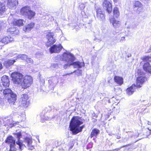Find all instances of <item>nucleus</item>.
<instances>
[{"label": "nucleus", "instance_id": "1a4fd4ad", "mask_svg": "<svg viewBox=\"0 0 151 151\" xmlns=\"http://www.w3.org/2000/svg\"><path fill=\"white\" fill-rule=\"evenodd\" d=\"M103 8L105 9L108 14H110L112 11V6L111 2L108 0H104L102 4Z\"/></svg>", "mask_w": 151, "mask_h": 151}, {"label": "nucleus", "instance_id": "ddd939ff", "mask_svg": "<svg viewBox=\"0 0 151 151\" xmlns=\"http://www.w3.org/2000/svg\"><path fill=\"white\" fill-rule=\"evenodd\" d=\"M133 7L134 8H137L136 11L138 13H139L140 12H141L143 9L142 4L138 1H134L133 4Z\"/></svg>", "mask_w": 151, "mask_h": 151}, {"label": "nucleus", "instance_id": "9d476101", "mask_svg": "<svg viewBox=\"0 0 151 151\" xmlns=\"http://www.w3.org/2000/svg\"><path fill=\"white\" fill-rule=\"evenodd\" d=\"M49 48V50L50 52L52 54L53 53H59L61 50L63 48V46L61 44L58 45H53Z\"/></svg>", "mask_w": 151, "mask_h": 151}, {"label": "nucleus", "instance_id": "6e6552de", "mask_svg": "<svg viewBox=\"0 0 151 151\" xmlns=\"http://www.w3.org/2000/svg\"><path fill=\"white\" fill-rule=\"evenodd\" d=\"M5 142L9 145V149L17 150L15 147V140L12 136H8L5 140Z\"/></svg>", "mask_w": 151, "mask_h": 151}, {"label": "nucleus", "instance_id": "c9c22d12", "mask_svg": "<svg viewBox=\"0 0 151 151\" xmlns=\"http://www.w3.org/2000/svg\"><path fill=\"white\" fill-rule=\"evenodd\" d=\"M14 135H16L17 136V138L18 139L20 140V137L22 136V134L21 132H19L18 133H13Z\"/></svg>", "mask_w": 151, "mask_h": 151}, {"label": "nucleus", "instance_id": "c03bdc74", "mask_svg": "<svg viewBox=\"0 0 151 151\" xmlns=\"http://www.w3.org/2000/svg\"><path fill=\"white\" fill-rule=\"evenodd\" d=\"M108 82L109 83V82H109V81H108Z\"/></svg>", "mask_w": 151, "mask_h": 151}, {"label": "nucleus", "instance_id": "2eb2a0df", "mask_svg": "<svg viewBox=\"0 0 151 151\" xmlns=\"http://www.w3.org/2000/svg\"><path fill=\"white\" fill-rule=\"evenodd\" d=\"M1 81L4 86L5 88L9 87L10 83L8 76L6 75L3 76L1 78Z\"/></svg>", "mask_w": 151, "mask_h": 151}, {"label": "nucleus", "instance_id": "c756f323", "mask_svg": "<svg viewBox=\"0 0 151 151\" xmlns=\"http://www.w3.org/2000/svg\"><path fill=\"white\" fill-rule=\"evenodd\" d=\"M122 92V89L120 88H114V93L116 96H119L120 95Z\"/></svg>", "mask_w": 151, "mask_h": 151}, {"label": "nucleus", "instance_id": "aec40b11", "mask_svg": "<svg viewBox=\"0 0 151 151\" xmlns=\"http://www.w3.org/2000/svg\"><path fill=\"white\" fill-rule=\"evenodd\" d=\"M24 21L23 19H14L12 21V24L14 25L21 27L24 25Z\"/></svg>", "mask_w": 151, "mask_h": 151}, {"label": "nucleus", "instance_id": "ea45409f", "mask_svg": "<svg viewBox=\"0 0 151 151\" xmlns=\"http://www.w3.org/2000/svg\"><path fill=\"white\" fill-rule=\"evenodd\" d=\"M3 68V66L2 63L0 62V70Z\"/></svg>", "mask_w": 151, "mask_h": 151}, {"label": "nucleus", "instance_id": "4c0bfd02", "mask_svg": "<svg viewBox=\"0 0 151 151\" xmlns=\"http://www.w3.org/2000/svg\"><path fill=\"white\" fill-rule=\"evenodd\" d=\"M77 70L78 72V74H77L78 76L80 75L81 74L82 71L81 70L78 69Z\"/></svg>", "mask_w": 151, "mask_h": 151}, {"label": "nucleus", "instance_id": "c85d7f7f", "mask_svg": "<svg viewBox=\"0 0 151 151\" xmlns=\"http://www.w3.org/2000/svg\"><path fill=\"white\" fill-rule=\"evenodd\" d=\"M35 15V12L30 9L26 16H27L28 18L31 19L34 17Z\"/></svg>", "mask_w": 151, "mask_h": 151}, {"label": "nucleus", "instance_id": "39448f33", "mask_svg": "<svg viewBox=\"0 0 151 151\" xmlns=\"http://www.w3.org/2000/svg\"><path fill=\"white\" fill-rule=\"evenodd\" d=\"M46 36L47 40L46 45L47 47L53 45L56 42V40L54 37V33L51 32L50 31L47 33Z\"/></svg>", "mask_w": 151, "mask_h": 151}, {"label": "nucleus", "instance_id": "4468645a", "mask_svg": "<svg viewBox=\"0 0 151 151\" xmlns=\"http://www.w3.org/2000/svg\"><path fill=\"white\" fill-rule=\"evenodd\" d=\"M35 25V23L31 22L27 24L23 28V30L25 32H29L33 28Z\"/></svg>", "mask_w": 151, "mask_h": 151}, {"label": "nucleus", "instance_id": "37998d69", "mask_svg": "<svg viewBox=\"0 0 151 151\" xmlns=\"http://www.w3.org/2000/svg\"><path fill=\"white\" fill-rule=\"evenodd\" d=\"M129 145L128 144V145H127L126 146H129Z\"/></svg>", "mask_w": 151, "mask_h": 151}, {"label": "nucleus", "instance_id": "4be33fe9", "mask_svg": "<svg viewBox=\"0 0 151 151\" xmlns=\"http://www.w3.org/2000/svg\"><path fill=\"white\" fill-rule=\"evenodd\" d=\"M12 93H13L12 90L9 88H6L3 91V94L4 97L6 99L11 95Z\"/></svg>", "mask_w": 151, "mask_h": 151}, {"label": "nucleus", "instance_id": "7ed1b4c3", "mask_svg": "<svg viewBox=\"0 0 151 151\" xmlns=\"http://www.w3.org/2000/svg\"><path fill=\"white\" fill-rule=\"evenodd\" d=\"M147 79L145 76L137 77L136 79V84H133L127 88L126 89V93L128 95H132L135 91V88H139L142 87Z\"/></svg>", "mask_w": 151, "mask_h": 151}, {"label": "nucleus", "instance_id": "f3484780", "mask_svg": "<svg viewBox=\"0 0 151 151\" xmlns=\"http://www.w3.org/2000/svg\"><path fill=\"white\" fill-rule=\"evenodd\" d=\"M7 32L10 34L15 36L19 34V31L16 27H11L7 29Z\"/></svg>", "mask_w": 151, "mask_h": 151}, {"label": "nucleus", "instance_id": "9b49d317", "mask_svg": "<svg viewBox=\"0 0 151 151\" xmlns=\"http://www.w3.org/2000/svg\"><path fill=\"white\" fill-rule=\"evenodd\" d=\"M96 17L101 21L105 20V14L103 10L101 8H99L96 9Z\"/></svg>", "mask_w": 151, "mask_h": 151}, {"label": "nucleus", "instance_id": "2f4dec72", "mask_svg": "<svg viewBox=\"0 0 151 151\" xmlns=\"http://www.w3.org/2000/svg\"><path fill=\"white\" fill-rule=\"evenodd\" d=\"M142 59L144 62H147L151 60V57L145 56L142 57Z\"/></svg>", "mask_w": 151, "mask_h": 151}, {"label": "nucleus", "instance_id": "f257e3e1", "mask_svg": "<svg viewBox=\"0 0 151 151\" xmlns=\"http://www.w3.org/2000/svg\"><path fill=\"white\" fill-rule=\"evenodd\" d=\"M81 117L78 116H74L71 118L70 123V130L73 134H76L81 132L84 126H80L83 124V122L81 121Z\"/></svg>", "mask_w": 151, "mask_h": 151}, {"label": "nucleus", "instance_id": "5701e85b", "mask_svg": "<svg viewBox=\"0 0 151 151\" xmlns=\"http://www.w3.org/2000/svg\"><path fill=\"white\" fill-rule=\"evenodd\" d=\"M10 98H7L8 101L10 104H14L17 99V95L16 94L12 93Z\"/></svg>", "mask_w": 151, "mask_h": 151}, {"label": "nucleus", "instance_id": "6ab92c4d", "mask_svg": "<svg viewBox=\"0 0 151 151\" xmlns=\"http://www.w3.org/2000/svg\"><path fill=\"white\" fill-rule=\"evenodd\" d=\"M142 68L146 72L151 74V65L149 62L145 63L143 64Z\"/></svg>", "mask_w": 151, "mask_h": 151}, {"label": "nucleus", "instance_id": "79ce46f5", "mask_svg": "<svg viewBox=\"0 0 151 151\" xmlns=\"http://www.w3.org/2000/svg\"><path fill=\"white\" fill-rule=\"evenodd\" d=\"M148 129L149 130H150L151 131V130L149 129L148 128Z\"/></svg>", "mask_w": 151, "mask_h": 151}, {"label": "nucleus", "instance_id": "a19ab883", "mask_svg": "<svg viewBox=\"0 0 151 151\" xmlns=\"http://www.w3.org/2000/svg\"><path fill=\"white\" fill-rule=\"evenodd\" d=\"M115 2H116L118 0H113Z\"/></svg>", "mask_w": 151, "mask_h": 151}, {"label": "nucleus", "instance_id": "393cba45", "mask_svg": "<svg viewBox=\"0 0 151 151\" xmlns=\"http://www.w3.org/2000/svg\"><path fill=\"white\" fill-rule=\"evenodd\" d=\"M119 15L120 13L118 8L116 7H114L113 10V17L112 18H117L119 17Z\"/></svg>", "mask_w": 151, "mask_h": 151}, {"label": "nucleus", "instance_id": "b1692460", "mask_svg": "<svg viewBox=\"0 0 151 151\" xmlns=\"http://www.w3.org/2000/svg\"><path fill=\"white\" fill-rule=\"evenodd\" d=\"M6 10L5 5L2 2H0V15H2Z\"/></svg>", "mask_w": 151, "mask_h": 151}, {"label": "nucleus", "instance_id": "7c9ffc66", "mask_svg": "<svg viewBox=\"0 0 151 151\" xmlns=\"http://www.w3.org/2000/svg\"><path fill=\"white\" fill-rule=\"evenodd\" d=\"M25 141L27 144V145L28 147H29L31 149L34 148V147L32 146L31 145L32 142V139L28 138H27L25 139Z\"/></svg>", "mask_w": 151, "mask_h": 151}, {"label": "nucleus", "instance_id": "e433bc0d", "mask_svg": "<svg viewBox=\"0 0 151 151\" xmlns=\"http://www.w3.org/2000/svg\"><path fill=\"white\" fill-rule=\"evenodd\" d=\"M76 70H75V71H74L73 72H71L70 73H66L65 74H64L63 75V76H66L67 75H71V74H72L73 73H74V72H75L76 71Z\"/></svg>", "mask_w": 151, "mask_h": 151}, {"label": "nucleus", "instance_id": "f03ea898", "mask_svg": "<svg viewBox=\"0 0 151 151\" xmlns=\"http://www.w3.org/2000/svg\"><path fill=\"white\" fill-rule=\"evenodd\" d=\"M75 58L71 54L64 52L62 55V60L67 63V64L64 65L63 68L66 69L67 67L72 65L74 68H81L82 66L84 65L83 62H80L79 61L73 62L75 60Z\"/></svg>", "mask_w": 151, "mask_h": 151}, {"label": "nucleus", "instance_id": "72a5a7b5", "mask_svg": "<svg viewBox=\"0 0 151 151\" xmlns=\"http://www.w3.org/2000/svg\"><path fill=\"white\" fill-rule=\"evenodd\" d=\"M116 101H118V100H116L114 97L113 96L108 100V102L109 103H112L113 104H114L117 103Z\"/></svg>", "mask_w": 151, "mask_h": 151}, {"label": "nucleus", "instance_id": "58836bf2", "mask_svg": "<svg viewBox=\"0 0 151 151\" xmlns=\"http://www.w3.org/2000/svg\"><path fill=\"white\" fill-rule=\"evenodd\" d=\"M3 89V87L1 84L0 83V91H2Z\"/></svg>", "mask_w": 151, "mask_h": 151}, {"label": "nucleus", "instance_id": "a211bd4d", "mask_svg": "<svg viewBox=\"0 0 151 151\" xmlns=\"http://www.w3.org/2000/svg\"><path fill=\"white\" fill-rule=\"evenodd\" d=\"M114 79V82L119 85L121 86L124 83V79L122 77L115 76Z\"/></svg>", "mask_w": 151, "mask_h": 151}, {"label": "nucleus", "instance_id": "f8f14e48", "mask_svg": "<svg viewBox=\"0 0 151 151\" xmlns=\"http://www.w3.org/2000/svg\"><path fill=\"white\" fill-rule=\"evenodd\" d=\"M18 4V0H7L6 5L10 9L15 8Z\"/></svg>", "mask_w": 151, "mask_h": 151}, {"label": "nucleus", "instance_id": "bb28decb", "mask_svg": "<svg viewBox=\"0 0 151 151\" xmlns=\"http://www.w3.org/2000/svg\"><path fill=\"white\" fill-rule=\"evenodd\" d=\"M99 132V130L96 128L93 129L91 132L90 135V137L92 138L93 137H96Z\"/></svg>", "mask_w": 151, "mask_h": 151}, {"label": "nucleus", "instance_id": "423d86ee", "mask_svg": "<svg viewBox=\"0 0 151 151\" xmlns=\"http://www.w3.org/2000/svg\"><path fill=\"white\" fill-rule=\"evenodd\" d=\"M33 82V79L31 76H27L23 77L22 81H21L20 85L22 88L24 89L27 88L30 86Z\"/></svg>", "mask_w": 151, "mask_h": 151}, {"label": "nucleus", "instance_id": "a878e982", "mask_svg": "<svg viewBox=\"0 0 151 151\" xmlns=\"http://www.w3.org/2000/svg\"><path fill=\"white\" fill-rule=\"evenodd\" d=\"M15 62V60H9L4 62V65L7 67L13 65Z\"/></svg>", "mask_w": 151, "mask_h": 151}, {"label": "nucleus", "instance_id": "dca6fc26", "mask_svg": "<svg viewBox=\"0 0 151 151\" xmlns=\"http://www.w3.org/2000/svg\"><path fill=\"white\" fill-rule=\"evenodd\" d=\"M109 21L111 23L114 28L115 29L119 28L121 25V23L120 21L117 20L114 18H111L109 19Z\"/></svg>", "mask_w": 151, "mask_h": 151}, {"label": "nucleus", "instance_id": "412c9836", "mask_svg": "<svg viewBox=\"0 0 151 151\" xmlns=\"http://www.w3.org/2000/svg\"><path fill=\"white\" fill-rule=\"evenodd\" d=\"M30 9V8L29 6H24L21 9L20 13L22 15L26 16Z\"/></svg>", "mask_w": 151, "mask_h": 151}, {"label": "nucleus", "instance_id": "0eeeda50", "mask_svg": "<svg viewBox=\"0 0 151 151\" xmlns=\"http://www.w3.org/2000/svg\"><path fill=\"white\" fill-rule=\"evenodd\" d=\"M29 97L27 94H24L21 95L19 102L21 107L26 108L29 104Z\"/></svg>", "mask_w": 151, "mask_h": 151}, {"label": "nucleus", "instance_id": "cd10ccee", "mask_svg": "<svg viewBox=\"0 0 151 151\" xmlns=\"http://www.w3.org/2000/svg\"><path fill=\"white\" fill-rule=\"evenodd\" d=\"M11 42L10 38L8 37H3L1 40L0 42L5 45L6 44Z\"/></svg>", "mask_w": 151, "mask_h": 151}, {"label": "nucleus", "instance_id": "f704fd0d", "mask_svg": "<svg viewBox=\"0 0 151 151\" xmlns=\"http://www.w3.org/2000/svg\"><path fill=\"white\" fill-rule=\"evenodd\" d=\"M16 144L18 145L19 146V149L21 150H22V147L23 146L22 142H21L20 140L18 139V140L16 142Z\"/></svg>", "mask_w": 151, "mask_h": 151}, {"label": "nucleus", "instance_id": "20e7f679", "mask_svg": "<svg viewBox=\"0 0 151 151\" xmlns=\"http://www.w3.org/2000/svg\"><path fill=\"white\" fill-rule=\"evenodd\" d=\"M23 76L22 74L17 72L12 73L11 75L12 81L14 83L16 84H20L22 81Z\"/></svg>", "mask_w": 151, "mask_h": 151}, {"label": "nucleus", "instance_id": "473e14b6", "mask_svg": "<svg viewBox=\"0 0 151 151\" xmlns=\"http://www.w3.org/2000/svg\"><path fill=\"white\" fill-rule=\"evenodd\" d=\"M24 57H26L27 58L26 59V61L28 63L32 64L33 63V60L30 58H27V56L26 55H24Z\"/></svg>", "mask_w": 151, "mask_h": 151}]
</instances>
